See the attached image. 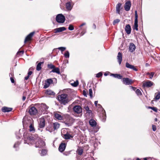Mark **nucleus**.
Instances as JSON below:
<instances>
[{"mask_svg": "<svg viewBox=\"0 0 160 160\" xmlns=\"http://www.w3.org/2000/svg\"><path fill=\"white\" fill-rule=\"evenodd\" d=\"M23 137L25 143L29 145L35 144L36 148H39L44 147L45 145L44 142L38 137H33V135L31 134L29 132H25Z\"/></svg>", "mask_w": 160, "mask_h": 160, "instance_id": "nucleus-1", "label": "nucleus"}, {"mask_svg": "<svg viewBox=\"0 0 160 160\" xmlns=\"http://www.w3.org/2000/svg\"><path fill=\"white\" fill-rule=\"evenodd\" d=\"M58 98L60 103L64 105H66L70 101L68 95L66 94H63L58 95Z\"/></svg>", "mask_w": 160, "mask_h": 160, "instance_id": "nucleus-2", "label": "nucleus"}, {"mask_svg": "<svg viewBox=\"0 0 160 160\" xmlns=\"http://www.w3.org/2000/svg\"><path fill=\"white\" fill-rule=\"evenodd\" d=\"M23 122V125L24 127H27V124H29L30 126H29V131L30 132H34L35 131V130L33 126V124L31 123L28 120H23L22 121Z\"/></svg>", "mask_w": 160, "mask_h": 160, "instance_id": "nucleus-3", "label": "nucleus"}, {"mask_svg": "<svg viewBox=\"0 0 160 160\" xmlns=\"http://www.w3.org/2000/svg\"><path fill=\"white\" fill-rule=\"evenodd\" d=\"M67 119L65 122V124L68 126H71L74 122L73 119L70 117L69 115H66Z\"/></svg>", "mask_w": 160, "mask_h": 160, "instance_id": "nucleus-4", "label": "nucleus"}, {"mask_svg": "<svg viewBox=\"0 0 160 160\" xmlns=\"http://www.w3.org/2000/svg\"><path fill=\"white\" fill-rule=\"evenodd\" d=\"M98 108V112H100L102 113L103 115V121H105V119L106 118V115L105 113V111L104 109L102 108L101 105L100 104H98L96 107Z\"/></svg>", "mask_w": 160, "mask_h": 160, "instance_id": "nucleus-5", "label": "nucleus"}, {"mask_svg": "<svg viewBox=\"0 0 160 160\" xmlns=\"http://www.w3.org/2000/svg\"><path fill=\"white\" fill-rule=\"evenodd\" d=\"M65 18L64 16L62 14H59L56 17V20L58 23H63L65 21Z\"/></svg>", "mask_w": 160, "mask_h": 160, "instance_id": "nucleus-6", "label": "nucleus"}, {"mask_svg": "<svg viewBox=\"0 0 160 160\" xmlns=\"http://www.w3.org/2000/svg\"><path fill=\"white\" fill-rule=\"evenodd\" d=\"M73 111L74 112L78 114H82V109L81 107L79 105L75 106L73 108Z\"/></svg>", "mask_w": 160, "mask_h": 160, "instance_id": "nucleus-7", "label": "nucleus"}, {"mask_svg": "<svg viewBox=\"0 0 160 160\" xmlns=\"http://www.w3.org/2000/svg\"><path fill=\"white\" fill-rule=\"evenodd\" d=\"M60 114H62V113L59 112H54L53 113L54 116L58 120H63V117Z\"/></svg>", "mask_w": 160, "mask_h": 160, "instance_id": "nucleus-8", "label": "nucleus"}, {"mask_svg": "<svg viewBox=\"0 0 160 160\" xmlns=\"http://www.w3.org/2000/svg\"><path fill=\"white\" fill-rule=\"evenodd\" d=\"M138 15L137 13V11H135V19L134 21V26L133 27V29L136 30V31L138 30Z\"/></svg>", "mask_w": 160, "mask_h": 160, "instance_id": "nucleus-9", "label": "nucleus"}, {"mask_svg": "<svg viewBox=\"0 0 160 160\" xmlns=\"http://www.w3.org/2000/svg\"><path fill=\"white\" fill-rule=\"evenodd\" d=\"M38 122L39 128H43L45 127V120L43 118H39L38 120Z\"/></svg>", "mask_w": 160, "mask_h": 160, "instance_id": "nucleus-10", "label": "nucleus"}, {"mask_svg": "<svg viewBox=\"0 0 160 160\" xmlns=\"http://www.w3.org/2000/svg\"><path fill=\"white\" fill-rule=\"evenodd\" d=\"M53 81L52 79H48L45 81L44 83L43 88H48L50 86V84L52 83Z\"/></svg>", "mask_w": 160, "mask_h": 160, "instance_id": "nucleus-11", "label": "nucleus"}, {"mask_svg": "<svg viewBox=\"0 0 160 160\" xmlns=\"http://www.w3.org/2000/svg\"><path fill=\"white\" fill-rule=\"evenodd\" d=\"M122 82L124 84L127 85L131 84L133 82L131 79L128 78H123Z\"/></svg>", "mask_w": 160, "mask_h": 160, "instance_id": "nucleus-12", "label": "nucleus"}, {"mask_svg": "<svg viewBox=\"0 0 160 160\" xmlns=\"http://www.w3.org/2000/svg\"><path fill=\"white\" fill-rule=\"evenodd\" d=\"M29 112L31 115H35L37 113L38 110L35 107H32L29 109Z\"/></svg>", "mask_w": 160, "mask_h": 160, "instance_id": "nucleus-13", "label": "nucleus"}, {"mask_svg": "<svg viewBox=\"0 0 160 160\" xmlns=\"http://www.w3.org/2000/svg\"><path fill=\"white\" fill-rule=\"evenodd\" d=\"M35 33L34 32H31L29 34L26 38L25 40L24 43H25L27 42L28 41L31 39L32 37Z\"/></svg>", "mask_w": 160, "mask_h": 160, "instance_id": "nucleus-14", "label": "nucleus"}, {"mask_svg": "<svg viewBox=\"0 0 160 160\" xmlns=\"http://www.w3.org/2000/svg\"><path fill=\"white\" fill-rule=\"evenodd\" d=\"M66 144L65 143H62L59 145L58 149L60 152H63L66 148Z\"/></svg>", "mask_w": 160, "mask_h": 160, "instance_id": "nucleus-15", "label": "nucleus"}, {"mask_svg": "<svg viewBox=\"0 0 160 160\" xmlns=\"http://www.w3.org/2000/svg\"><path fill=\"white\" fill-rule=\"evenodd\" d=\"M126 67L128 68H130L133 70L137 71H138V69L134 66L130 64L128 62H126L125 64Z\"/></svg>", "mask_w": 160, "mask_h": 160, "instance_id": "nucleus-16", "label": "nucleus"}, {"mask_svg": "<svg viewBox=\"0 0 160 160\" xmlns=\"http://www.w3.org/2000/svg\"><path fill=\"white\" fill-rule=\"evenodd\" d=\"M131 6V3L130 1H128L125 3L124 6L125 10L126 11L129 10Z\"/></svg>", "mask_w": 160, "mask_h": 160, "instance_id": "nucleus-17", "label": "nucleus"}, {"mask_svg": "<svg viewBox=\"0 0 160 160\" xmlns=\"http://www.w3.org/2000/svg\"><path fill=\"white\" fill-rule=\"evenodd\" d=\"M66 29L64 27H62L56 28L54 30V33H57L62 32L63 31L65 30Z\"/></svg>", "mask_w": 160, "mask_h": 160, "instance_id": "nucleus-18", "label": "nucleus"}, {"mask_svg": "<svg viewBox=\"0 0 160 160\" xmlns=\"http://www.w3.org/2000/svg\"><path fill=\"white\" fill-rule=\"evenodd\" d=\"M125 30L128 34H129L131 33V28L130 25L127 24L125 26Z\"/></svg>", "mask_w": 160, "mask_h": 160, "instance_id": "nucleus-19", "label": "nucleus"}, {"mask_svg": "<svg viewBox=\"0 0 160 160\" xmlns=\"http://www.w3.org/2000/svg\"><path fill=\"white\" fill-rule=\"evenodd\" d=\"M118 62L120 65L122 61V54L120 52H119L117 57Z\"/></svg>", "mask_w": 160, "mask_h": 160, "instance_id": "nucleus-20", "label": "nucleus"}, {"mask_svg": "<svg viewBox=\"0 0 160 160\" xmlns=\"http://www.w3.org/2000/svg\"><path fill=\"white\" fill-rule=\"evenodd\" d=\"M136 48V46L133 43H130L129 47V50L131 52H134Z\"/></svg>", "mask_w": 160, "mask_h": 160, "instance_id": "nucleus-21", "label": "nucleus"}, {"mask_svg": "<svg viewBox=\"0 0 160 160\" xmlns=\"http://www.w3.org/2000/svg\"><path fill=\"white\" fill-rule=\"evenodd\" d=\"M46 130L50 132H52L54 131L53 125L52 124H49L46 128Z\"/></svg>", "mask_w": 160, "mask_h": 160, "instance_id": "nucleus-22", "label": "nucleus"}, {"mask_svg": "<svg viewBox=\"0 0 160 160\" xmlns=\"http://www.w3.org/2000/svg\"><path fill=\"white\" fill-rule=\"evenodd\" d=\"M153 84V83L152 82L149 81L144 83L143 86L144 87H150L152 86Z\"/></svg>", "mask_w": 160, "mask_h": 160, "instance_id": "nucleus-23", "label": "nucleus"}, {"mask_svg": "<svg viewBox=\"0 0 160 160\" xmlns=\"http://www.w3.org/2000/svg\"><path fill=\"white\" fill-rule=\"evenodd\" d=\"M2 110L3 112H8L11 111L12 110V108L4 107L2 108Z\"/></svg>", "mask_w": 160, "mask_h": 160, "instance_id": "nucleus-24", "label": "nucleus"}, {"mask_svg": "<svg viewBox=\"0 0 160 160\" xmlns=\"http://www.w3.org/2000/svg\"><path fill=\"white\" fill-rule=\"evenodd\" d=\"M66 7L67 10L69 11L71 10L72 9V6L70 1H68L66 3Z\"/></svg>", "mask_w": 160, "mask_h": 160, "instance_id": "nucleus-25", "label": "nucleus"}, {"mask_svg": "<svg viewBox=\"0 0 160 160\" xmlns=\"http://www.w3.org/2000/svg\"><path fill=\"white\" fill-rule=\"evenodd\" d=\"M89 123L90 125L92 127H96L97 125V122L93 119H91L89 120Z\"/></svg>", "mask_w": 160, "mask_h": 160, "instance_id": "nucleus-26", "label": "nucleus"}, {"mask_svg": "<svg viewBox=\"0 0 160 160\" xmlns=\"http://www.w3.org/2000/svg\"><path fill=\"white\" fill-rule=\"evenodd\" d=\"M63 137L66 139H70L73 138V136L68 132L65 134H63Z\"/></svg>", "mask_w": 160, "mask_h": 160, "instance_id": "nucleus-27", "label": "nucleus"}, {"mask_svg": "<svg viewBox=\"0 0 160 160\" xmlns=\"http://www.w3.org/2000/svg\"><path fill=\"white\" fill-rule=\"evenodd\" d=\"M122 4L120 3H118L116 6V12L118 14H120V9L121 6Z\"/></svg>", "mask_w": 160, "mask_h": 160, "instance_id": "nucleus-28", "label": "nucleus"}, {"mask_svg": "<svg viewBox=\"0 0 160 160\" xmlns=\"http://www.w3.org/2000/svg\"><path fill=\"white\" fill-rule=\"evenodd\" d=\"M41 107L42 108L41 111L42 112L43 111L44 112V110L48 109V107L45 104H42Z\"/></svg>", "mask_w": 160, "mask_h": 160, "instance_id": "nucleus-29", "label": "nucleus"}, {"mask_svg": "<svg viewBox=\"0 0 160 160\" xmlns=\"http://www.w3.org/2000/svg\"><path fill=\"white\" fill-rule=\"evenodd\" d=\"M51 72H55L58 74H60V72L59 68H55V67L53 68Z\"/></svg>", "mask_w": 160, "mask_h": 160, "instance_id": "nucleus-30", "label": "nucleus"}, {"mask_svg": "<svg viewBox=\"0 0 160 160\" xmlns=\"http://www.w3.org/2000/svg\"><path fill=\"white\" fill-rule=\"evenodd\" d=\"M111 76L119 79H121L122 77V75L118 74H112L111 75Z\"/></svg>", "mask_w": 160, "mask_h": 160, "instance_id": "nucleus-31", "label": "nucleus"}, {"mask_svg": "<svg viewBox=\"0 0 160 160\" xmlns=\"http://www.w3.org/2000/svg\"><path fill=\"white\" fill-rule=\"evenodd\" d=\"M53 128L54 130L58 128L60 126V124L58 122L54 123L53 124Z\"/></svg>", "mask_w": 160, "mask_h": 160, "instance_id": "nucleus-32", "label": "nucleus"}, {"mask_svg": "<svg viewBox=\"0 0 160 160\" xmlns=\"http://www.w3.org/2000/svg\"><path fill=\"white\" fill-rule=\"evenodd\" d=\"M83 152V150L81 148H78L77 151V154L79 155H81L82 154Z\"/></svg>", "mask_w": 160, "mask_h": 160, "instance_id": "nucleus-33", "label": "nucleus"}, {"mask_svg": "<svg viewBox=\"0 0 160 160\" xmlns=\"http://www.w3.org/2000/svg\"><path fill=\"white\" fill-rule=\"evenodd\" d=\"M46 93L47 94L49 95L54 96L55 95V93L53 91L49 89L47 90Z\"/></svg>", "mask_w": 160, "mask_h": 160, "instance_id": "nucleus-34", "label": "nucleus"}, {"mask_svg": "<svg viewBox=\"0 0 160 160\" xmlns=\"http://www.w3.org/2000/svg\"><path fill=\"white\" fill-rule=\"evenodd\" d=\"M43 63V62H39L37 65L36 69L37 71H40L41 70V64Z\"/></svg>", "mask_w": 160, "mask_h": 160, "instance_id": "nucleus-35", "label": "nucleus"}, {"mask_svg": "<svg viewBox=\"0 0 160 160\" xmlns=\"http://www.w3.org/2000/svg\"><path fill=\"white\" fill-rule=\"evenodd\" d=\"M47 152V151L46 149H42L41 151V152L40 153V155L41 156H44L45 155Z\"/></svg>", "mask_w": 160, "mask_h": 160, "instance_id": "nucleus-36", "label": "nucleus"}, {"mask_svg": "<svg viewBox=\"0 0 160 160\" xmlns=\"http://www.w3.org/2000/svg\"><path fill=\"white\" fill-rule=\"evenodd\" d=\"M84 108L85 110L86 111V112L87 113H88L90 114L92 113V111L89 110V108L88 106H85Z\"/></svg>", "mask_w": 160, "mask_h": 160, "instance_id": "nucleus-37", "label": "nucleus"}, {"mask_svg": "<svg viewBox=\"0 0 160 160\" xmlns=\"http://www.w3.org/2000/svg\"><path fill=\"white\" fill-rule=\"evenodd\" d=\"M64 56L66 58H68L69 57V53L68 51H66L64 54Z\"/></svg>", "mask_w": 160, "mask_h": 160, "instance_id": "nucleus-38", "label": "nucleus"}, {"mask_svg": "<svg viewBox=\"0 0 160 160\" xmlns=\"http://www.w3.org/2000/svg\"><path fill=\"white\" fill-rule=\"evenodd\" d=\"M136 93L138 96H140L142 95V92L139 89H137L135 91Z\"/></svg>", "mask_w": 160, "mask_h": 160, "instance_id": "nucleus-39", "label": "nucleus"}, {"mask_svg": "<svg viewBox=\"0 0 160 160\" xmlns=\"http://www.w3.org/2000/svg\"><path fill=\"white\" fill-rule=\"evenodd\" d=\"M71 85L74 87H76L77 86L78 84V82L77 80L76 82H74L73 83L71 84Z\"/></svg>", "mask_w": 160, "mask_h": 160, "instance_id": "nucleus-40", "label": "nucleus"}, {"mask_svg": "<svg viewBox=\"0 0 160 160\" xmlns=\"http://www.w3.org/2000/svg\"><path fill=\"white\" fill-rule=\"evenodd\" d=\"M47 66L49 68L52 69L55 67V66L52 64H48Z\"/></svg>", "mask_w": 160, "mask_h": 160, "instance_id": "nucleus-41", "label": "nucleus"}, {"mask_svg": "<svg viewBox=\"0 0 160 160\" xmlns=\"http://www.w3.org/2000/svg\"><path fill=\"white\" fill-rule=\"evenodd\" d=\"M147 75H149V78L152 79V78L153 77L154 74V72H151L150 73L148 72L147 73Z\"/></svg>", "mask_w": 160, "mask_h": 160, "instance_id": "nucleus-42", "label": "nucleus"}, {"mask_svg": "<svg viewBox=\"0 0 160 160\" xmlns=\"http://www.w3.org/2000/svg\"><path fill=\"white\" fill-rule=\"evenodd\" d=\"M120 21V20L119 19H117L114 20L113 22V25H115L116 23H118Z\"/></svg>", "mask_w": 160, "mask_h": 160, "instance_id": "nucleus-43", "label": "nucleus"}, {"mask_svg": "<svg viewBox=\"0 0 160 160\" xmlns=\"http://www.w3.org/2000/svg\"><path fill=\"white\" fill-rule=\"evenodd\" d=\"M58 49L62 52L66 50V48L64 47H59Z\"/></svg>", "mask_w": 160, "mask_h": 160, "instance_id": "nucleus-44", "label": "nucleus"}, {"mask_svg": "<svg viewBox=\"0 0 160 160\" xmlns=\"http://www.w3.org/2000/svg\"><path fill=\"white\" fill-rule=\"evenodd\" d=\"M102 73L101 72H99L98 73H97L96 74V77L99 78H100L102 76Z\"/></svg>", "mask_w": 160, "mask_h": 160, "instance_id": "nucleus-45", "label": "nucleus"}, {"mask_svg": "<svg viewBox=\"0 0 160 160\" xmlns=\"http://www.w3.org/2000/svg\"><path fill=\"white\" fill-rule=\"evenodd\" d=\"M68 29L70 30H73L74 29V27L72 25H70L68 28Z\"/></svg>", "mask_w": 160, "mask_h": 160, "instance_id": "nucleus-46", "label": "nucleus"}, {"mask_svg": "<svg viewBox=\"0 0 160 160\" xmlns=\"http://www.w3.org/2000/svg\"><path fill=\"white\" fill-rule=\"evenodd\" d=\"M20 144V143L19 142H16L15 143V144L14 145V146H13L14 148H17L18 147L19 145Z\"/></svg>", "mask_w": 160, "mask_h": 160, "instance_id": "nucleus-47", "label": "nucleus"}, {"mask_svg": "<svg viewBox=\"0 0 160 160\" xmlns=\"http://www.w3.org/2000/svg\"><path fill=\"white\" fill-rule=\"evenodd\" d=\"M155 98L156 100H158L160 98V93H158V94H157L156 95Z\"/></svg>", "mask_w": 160, "mask_h": 160, "instance_id": "nucleus-48", "label": "nucleus"}, {"mask_svg": "<svg viewBox=\"0 0 160 160\" xmlns=\"http://www.w3.org/2000/svg\"><path fill=\"white\" fill-rule=\"evenodd\" d=\"M89 91L90 96L91 97H92V89L91 88L89 89Z\"/></svg>", "mask_w": 160, "mask_h": 160, "instance_id": "nucleus-49", "label": "nucleus"}, {"mask_svg": "<svg viewBox=\"0 0 160 160\" xmlns=\"http://www.w3.org/2000/svg\"><path fill=\"white\" fill-rule=\"evenodd\" d=\"M152 126L153 131H155L156 130V126L154 125H152Z\"/></svg>", "mask_w": 160, "mask_h": 160, "instance_id": "nucleus-50", "label": "nucleus"}, {"mask_svg": "<svg viewBox=\"0 0 160 160\" xmlns=\"http://www.w3.org/2000/svg\"><path fill=\"white\" fill-rule=\"evenodd\" d=\"M152 110L156 112H157L158 109L156 107H153V108H152Z\"/></svg>", "mask_w": 160, "mask_h": 160, "instance_id": "nucleus-51", "label": "nucleus"}, {"mask_svg": "<svg viewBox=\"0 0 160 160\" xmlns=\"http://www.w3.org/2000/svg\"><path fill=\"white\" fill-rule=\"evenodd\" d=\"M70 154V152H65L63 154L66 156Z\"/></svg>", "mask_w": 160, "mask_h": 160, "instance_id": "nucleus-52", "label": "nucleus"}, {"mask_svg": "<svg viewBox=\"0 0 160 160\" xmlns=\"http://www.w3.org/2000/svg\"><path fill=\"white\" fill-rule=\"evenodd\" d=\"M24 53V51H18L17 53V54H18L20 53H22V54H23Z\"/></svg>", "mask_w": 160, "mask_h": 160, "instance_id": "nucleus-53", "label": "nucleus"}, {"mask_svg": "<svg viewBox=\"0 0 160 160\" xmlns=\"http://www.w3.org/2000/svg\"><path fill=\"white\" fill-rule=\"evenodd\" d=\"M10 80L12 83H14V80L12 77H10Z\"/></svg>", "mask_w": 160, "mask_h": 160, "instance_id": "nucleus-54", "label": "nucleus"}, {"mask_svg": "<svg viewBox=\"0 0 160 160\" xmlns=\"http://www.w3.org/2000/svg\"><path fill=\"white\" fill-rule=\"evenodd\" d=\"M32 73V72L31 71H29L28 73V75L30 76Z\"/></svg>", "mask_w": 160, "mask_h": 160, "instance_id": "nucleus-55", "label": "nucleus"}, {"mask_svg": "<svg viewBox=\"0 0 160 160\" xmlns=\"http://www.w3.org/2000/svg\"><path fill=\"white\" fill-rule=\"evenodd\" d=\"M85 24H86L85 23H83L79 26V27L81 28L82 27L85 25Z\"/></svg>", "mask_w": 160, "mask_h": 160, "instance_id": "nucleus-56", "label": "nucleus"}, {"mask_svg": "<svg viewBox=\"0 0 160 160\" xmlns=\"http://www.w3.org/2000/svg\"><path fill=\"white\" fill-rule=\"evenodd\" d=\"M83 95L86 96V97H87V94H86V92L85 91H83Z\"/></svg>", "mask_w": 160, "mask_h": 160, "instance_id": "nucleus-57", "label": "nucleus"}, {"mask_svg": "<svg viewBox=\"0 0 160 160\" xmlns=\"http://www.w3.org/2000/svg\"><path fill=\"white\" fill-rule=\"evenodd\" d=\"M98 101H95L94 102V104L96 106V107H97V105H98Z\"/></svg>", "mask_w": 160, "mask_h": 160, "instance_id": "nucleus-58", "label": "nucleus"}, {"mask_svg": "<svg viewBox=\"0 0 160 160\" xmlns=\"http://www.w3.org/2000/svg\"><path fill=\"white\" fill-rule=\"evenodd\" d=\"M29 77V76L28 75L27 76H26L25 77V79L26 80H27L28 79Z\"/></svg>", "mask_w": 160, "mask_h": 160, "instance_id": "nucleus-59", "label": "nucleus"}, {"mask_svg": "<svg viewBox=\"0 0 160 160\" xmlns=\"http://www.w3.org/2000/svg\"><path fill=\"white\" fill-rule=\"evenodd\" d=\"M131 88L134 91H135V90L136 89V88H135V87H131Z\"/></svg>", "mask_w": 160, "mask_h": 160, "instance_id": "nucleus-60", "label": "nucleus"}, {"mask_svg": "<svg viewBox=\"0 0 160 160\" xmlns=\"http://www.w3.org/2000/svg\"><path fill=\"white\" fill-rule=\"evenodd\" d=\"M9 75L10 77H12L13 75V74L11 72L9 74Z\"/></svg>", "mask_w": 160, "mask_h": 160, "instance_id": "nucleus-61", "label": "nucleus"}, {"mask_svg": "<svg viewBox=\"0 0 160 160\" xmlns=\"http://www.w3.org/2000/svg\"><path fill=\"white\" fill-rule=\"evenodd\" d=\"M26 98L25 96H23L22 97V100L24 101L25 100Z\"/></svg>", "mask_w": 160, "mask_h": 160, "instance_id": "nucleus-62", "label": "nucleus"}, {"mask_svg": "<svg viewBox=\"0 0 160 160\" xmlns=\"http://www.w3.org/2000/svg\"><path fill=\"white\" fill-rule=\"evenodd\" d=\"M85 33V32H83V31L81 33V35H83Z\"/></svg>", "mask_w": 160, "mask_h": 160, "instance_id": "nucleus-63", "label": "nucleus"}, {"mask_svg": "<svg viewBox=\"0 0 160 160\" xmlns=\"http://www.w3.org/2000/svg\"><path fill=\"white\" fill-rule=\"evenodd\" d=\"M154 120L156 122L157 121L158 119H157V118H155V119H154Z\"/></svg>", "mask_w": 160, "mask_h": 160, "instance_id": "nucleus-64", "label": "nucleus"}]
</instances>
